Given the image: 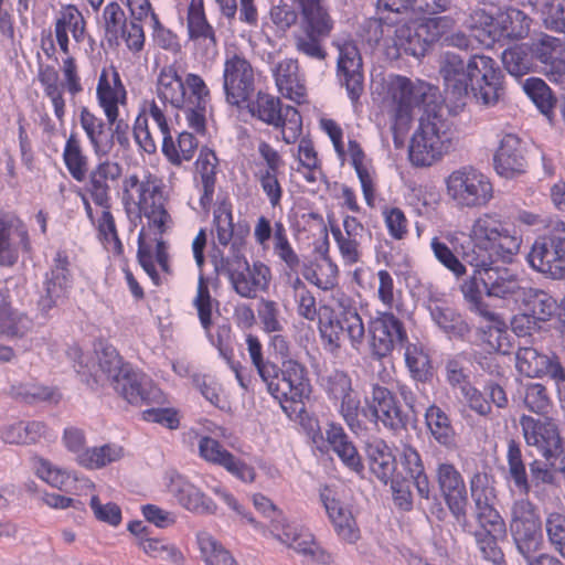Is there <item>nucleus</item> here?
Wrapping results in <instances>:
<instances>
[{"label":"nucleus","mask_w":565,"mask_h":565,"mask_svg":"<svg viewBox=\"0 0 565 565\" xmlns=\"http://www.w3.org/2000/svg\"><path fill=\"white\" fill-rule=\"evenodd\" d=\"M97 98L111 126L119 115L118 105L126 100V89L115 67L102 71L97 85Z\"/></svg>","instance_id":"obj_30"},{"label":"nucleus","mask_w":565,"mask_h":565,"mask_svg":"<svg viewBox=\"0 0 565 565\" xmlns=\"http://www.w3.org/2000/svg\"><path fill=\"white\" fill-rule=\"evenodd\" d=\"M469 87L477 104L494 106L503 95L502 72L487 55L476 54L468 61Z\"/></svg>","instance_id":"obj_12"},{"label":"nucleus","mask_w":565,"mask_h":565,"mask_svg":"<svg viewBox=\"0 0 565 565\" xmlns=\"http://www.w3.org/2000/svg\"><path fill=\"white\" fill-rule=\"evenodd\" d=\"M186 28L192 41L206 42V47L216 49L217 39L213 26L209 23L203 0H191L188 7Z\"/></svg>","instance_id":"obj_38"},{"label":"nucleus","mask_w":565,"mask_h":565,"mask_svg":"<svg viewBox=\"0 0 565 565\" xmlns=\"http://www.w3.org/2000/svg\"><path fill=\"white\" fill-rule=\"evenodd\" d=\"M348 154L350 157V161L354 167L359 180L361 182L362 191L364 194V199L366 203L372 206L374 202V183L373 177L364 163L365 154L361 148V146L355 140L349 141Z\"/></svg>","instance_id":"obj_50"},{"label":"nucleus","mask_w":565,"mask_h":565,"mask_svg":"<svg viewBox=\"0 0 565 565\" xmlns=\"http://www.w3.org/2000/svg\"><path fill=\"white\" fill-rule=\"evenodd\" d=\"M249 111L254 117L274 126L281 119L284 108L280 106L278 98L258 93L256 100L249 105Z\"/></svg>","instance_id":"obj_58"},{"label":"nucleus","mask_w":565,"mask_h":565,"mask_svg":"<svg viewBox=\"0 0 565 565\" xmlns=\"http://www.w3.org/2000/svg\"><path fill=\"white\" fill-rule=\"evenodd\" d=\"M449 199L461 209H480L493 199L494 190L489 177L472 167H461L446 178Z\"/></svg>","instance_id":"obj_10"},{"label":"nucleus","mask_w":565,"mask_h":565,"mask_svg":"<svg viewBox=\"0 0 565 565\" xmlns=\"http://www.w3.org/2000/svg\"><path fill=\"white\" fill-rule=\"evenodd\" d=\"M238 230L234 232L232 205L227 201L217 203L213 210V222L212 233L214 234L216 242L220 246L227 247V255H236L245 250L246 246V234Z\"/></svg>","instance_id":"obj_27"},{"label":"nucleus","mask_w":565,"mask_h":565,"mask_svg":"<svg viewBox=\"0 0 565 565\" xmlns=\"http://www.w3.org/2000/svg\"><path fill=\"white\" fill-rule=\"evenodd\" d=\"M426 424L435 440L448 448L456 446L455 430L449 417L436 405H431L425 413Z\"/></svg>","instance_id":"obj_45"},{"label":"nucleus","mask_w":565,"mask_h":565,"mask_svg":"<svg viewBox=\"0 0 565 565\" xmlns=\"http://www.w3.org/2000/svg\"><path fill=\"white\" fill-rule=\"evenodd\" d=\"M531 52L541 63L551 66V74L557 72L558 60L563 52L559 39L543 34L532 43Z\"/></svg>","instance_id":"obj_53"},{"label":"nucleus","mask_w":565,"mask_h":565,"mask_svg":"<svg viewBox=\"0 0 565 565\" xmlns=\"http://www.w3.org/2000/svg\"><path fill=\"white\" fill-rule=\"evenodd\" d=\"M523 403L530 412L539 415H546L552 406L545 386L540 383H530L525 386Z\"/></svg>","instance_id":"obj_62"},{"label":"nucleus","mask_w":565,"mask_h":565,"mask_svg":"<svg viewBox=\"0 0 565 565\" xmlns=\"http://www.w3.org/2000/svg\"><path fill=\"white\" fill-rule=\"evenodd\" d=\"M548 541L565 558V514L552 512L545 521Z\"/></svg>","instance_id":"obj_64"},{"label":"nucleus","mask_w":565,"mask_h":565,"mask_svg":"<svg viewBox=\"0 0 565 565\" xmlns=\"http://www.w3.org/2000/svg\"><path fill=\"white\" fill-rule=\"evenodd\" d=\"M328 390L333 398L340 401V414L352 430L360 429L361 399L352 386L351 377L343 371H334L328 380Z\"/></svg>","instance_id":"obj_22"},{"label":"nucleus","mask_w":565,"mask_h":565,"mask_svg":"<svg viewBox=\"0 0 565 565\" xmlns=\"http://www.w3.org/2000/svg\"><path fill=\"white\" fill-rule=\"evenodd\" d=\"M276 86L279 93L298 104L306 100L307 87L299 74L297 60L285 58L278 62L273 68Z\"/></svg>","instance_id":"obj_34"},{"label":"nucleus","mask_w":565,"mask_h":565,"mask_svg":"<svg viewBox=\"0 0 565 565\" xmlns=\"http://www.w3.org/2000/svg\"><path fill=\"white\" fill-rule=\"evenodd\" d=\"M96 376L102 381L109 382L113 388L130 404H160L163 401L161 390L153 385L148 377L135 372L129 364L124 363L113 348H105L98 354Z\"/></svg>","instance_id":"obj_2"},{"label":"nucleus","mask_w":565,"mask_h":565,"mask_svg":"<svg viewBox=\"0 0 565 565\" xmlns=\"http://www.w3.org/2000/svg\"><path fill=\"white\" fill-rule=\"evenodd\" d=\"M79 122L95 154L98 157L108 156L114 148V134L111 126L109 124L107 126L100 117L92 113L86 107L81 109Z\"/></svg>","instance_id":"obj_35"},{"label":"nucleus","mask_w":565,"mask_h":565,"mask_svg":"<svg viewBox=\"0 0 565 565\" xmlns=\"http://www.w3.org/2000/svg\"><path fill=\"white\" fill-rule=\"evenodd\" d=\"M198 543L206 565H237L228 551L207 532L198 534Z\"/></svg>","instance_id":"obj_54"},{"label":"nucleus","mask_w":565,"mask_h":565,"mask_svg":"<svg viewBox=\"0 0 565 565\" xmlns=\"http://www.w3.org/2000/svg\"><path fill=\"white\" fill-rule=\"evenodd\" d=\"M469 238L472 247L463 253V260L472 267L493 265L498 258L511 259L522 245V236L494 212L473 220Z\"/></svg>","instance_id":"obj_1"},{"label":"nucleus","mask_w":565,"mask_h":565,"mask_svg":"<svg viewBox=\"0 0 565 565\" xmlns=\"http://www.w3.org/2000/svg\"><path fill=\"white\" fill-rule=\"evenodd\" d=\"M212 263L215 273L225 275L233 290L242 298L255 299L258 292L267 290L269 286V267L259 260L249 265L244 252L225 255L223 250L217 249L212 255Z\"/></svg>","instance_id":"obj_6"},{"label":"nucleus","mask_w":565,"mask_h":565,"mask_svg":"<svg viewBox=\"0 0 565 565\" xmlns=\"http://www.w3.org/2000/svg\"><path fill=\"white\" fill-rule=\"evenodd\" d=\"M331 234L337 243L341 260L345 266H352L361 262L365 228L358 218L345 216L343 220V231L337 225H331Z\"/></svg>","instance_id":"obj_25"},{"label":"nucleus","mask_w":565,"mask_h":565,"mask_svg":"<svg viewBox=\"0 0 565 565\" xmlns=\"http://www.w3.org/2000/svg\"><path fill=\"white\" fill-rule=\"evenodd\" d=\"M324 38L328 36L317 35L302 29L292 35L294 45L298 53L319 61H323L327 56V52L321 45Z\"/></svg>","instance_id":"obj_59"},{"label":"nucleus","mask_w":565,"mask_h":565,"mask_svg":"<svg viewBox=\"0 0 565 565\" xmlns=\"http://www.w3.org/2000/svg\"><path fill=\"white\" fill-rule=\"evenodd\" d=\"M451 25L452 20L448 17L429 18L401 24L394 31L393 43L398 52L422 57L429 46Z\"/></svg>","instance_id":"obj_11"},{"label":"nucleus","mask_w":565,"mask_h":565,"mask_svg":"<svg viewBox=\"0 0 565 565\" xmlns=\"http://www.w3.org/2000/svg\"><path fill=\"white\" fill-rule=\"evenodd\" d=\"M520 424L526 444L536 447L547 461L561 456L562 439L557 426L551 419L540 420L523 415Z\"/></svg>","instance_id":"obj_19"},{"label":"nucleus","mask_w":565,"mask_h":565,"mask_svg":"<svg viewBox=\"0 0 565 565\" xmlns=\"http://www.w3.org/2000/svg\"><path fill=\"white\" fill-rule=\"evenodd\" d=\"M454 147V136L447 122L439 116L420 118L419 127L412 137L408 158L413 166L424 168L440 161Z\"/></svg>","instance_id":"obj_7"},{"label":"nucleus","mask_w":565,"mask_h":565,"mask_svg":"<svg viewBox=\"0 0 565 565\" xmlns=\"http://www.w3.org/2000/svg\"><path fill=\"white\" fill-rule=\"evenodd\" d=\"M301 29L317 35L329 36L333 29V20L323 2L300 10Z\"/></svg>","instance_id":"obj_49"},{"label":"nucleus","mask_w":565,"mask_h":565,"mask_svg":"<svg viewBox=\"0 0 565 565\" xmlns=\"http://www.w3.org/2000/svg\"><path fill=\"white\" fill-rule=\"evenodd\" d=\"M370 469L384 483L394 480L396 469L395 457L383 441H374L367 446Z\"/></svg>","instance_id":"obj_41"},{"label":"nucleus","mask_w":565,"mask_h":565,"mask_svg":"<svg viewBox=\"0 0 565 565\" xmlns=\"http://www.w3.org/2000/svg\"><path fill=\"white\" fill-rule=\"evenodd\" d=\"M366 408L364 415L381 422L385 427L398 430L406 424L405 415L395 395L379 383L372 385L371 395L366 397Z\"/></svg>","instance_id":"obj_21"},{"label":"nucleus","mask_w":565,"mask_h":565,"mask_svg":"<svg viewBox=\"0 0 565 565\" xmlns=\"http://www.w3.org/2000/svg\"><path fill=\"white\" fill-rule=\"evenodd\" d=\"M35 471L39 478L60 490H67L77 481L75 473L60 468L42 458L38 460Z\"/></svg>","instance_id":"obj_57"},{"label":"nucleus","mask_w":565,"mask_h":565,"mask_svg":"<svg viewBox=\"0 0 565 565\" xmlns=\"http://www.w3.org/2000/svg\"><path fill=\"white\" fill-rule=\"evenodd\" d=\"M31 328L30 319L13 310L0 294V333L9 338H22Z\"/></svg>","instance_id":"obj_47"},{"label":"nucleus","mask_w":565,"mask_h":565,"mask_svg":"<svg viewBox=\"0 0 565 565\" xmlns=\"http://www.w3.org/2000/svg\"><path fill=\"white\" fill-rule=\"evenodd\" d=\"M137 545L150 557L168 562L172 565H182V552L166 539L140 536Z\"/></svg>","instance_id":"obj_46"},{"label":"nucleus","mask_w":565,"mask_h":565,"mask_svg":"<svg viewBox=\"0 0 565 565\" xmlns=\"http://www.w3.org/2000/svg\"><path fill=\"white\" fill-rule=\"evenodd\" d=\"M525 90L537 108L546 116H548L556 103L550 87L539 78H531L526 81Z\"/></svg>","instance_id":"obj_61"},{"label":"nucleus","mask_w":565,"mask_h":565,"mask_svg":"<svg viewBox=\"0 0 565 565\" xmlns=\"http://www.w3.org/2000/svg\"><path fill=\"white\" fill-rule=\"evenodd\" d=\"M525 312L537 321H547L557 309L556 300L546 291L526 287L520 301Z\"/></svg>","instance_id":"obj_40"},{"label":"nucleus","mask_w":565,"mask_h":565,"mask_svg":"<svg viewBox=\"0 0 565 565\" xmlns=\"http://www.w3.org/2000/svg\"><path fill=\"white\" fill-rule=\"evenodd\" d=\"M68 262L66 256L57 253L55 258L54 268L51 271V277L44 284L43 294L53 297L60 301L65 296V290L70 281Z\"/></svg>","instance_id":"obj_56"},{"label":"nucleus","mask_w":565,"mask_h":565,"mask_svg":"<svg viewBox=\"0 0 565 565\" xmlns=\"http://www.w3.org/2000/svg\"><path fill=\"white\" fill-rule=\"evenodd\" d=\"M337 75L351 102L356 103L364 92V76L362 57L354 43L345 42L339 47Z\"/></svg>","instance_id":"obj_23"},{"label":"nucleus","mask_w":565,"mask_h":565,"mask_svg":"<svg viewBox=\"0 0 565 565\" xmlns=\"http://www.w3.org/2000/svg\"><path fill=\"white\" fill-rule=\"evenodd\" d=\"M55 39L60 50L70 55V38L77 44L82 43L86 33V21L82 12L73 4L63 7L56 17L54 24Z\"/></svg>","instance_id":"obj_31"},{"label":"nucleus","mask_w":565,"mask_h":565,"mask_svg":"<svg viewBox=\"0 0 565 565\" xmlns=\"http://www.w3.org/2000/svg\"><path fill=\"white\" fill-rule=\"evenodd\" d=\"M510 531L524 557L530 558L542 548L544 541L540 514L529 499L523 498L513 502Z\"/></svg>","instance_id":"obj_13"},{"label":"nucleus","mask_w":565,"mask_h":565,"mask_svg":"<svg viewBox=\"0 0 565 565\" xmlns=\"http://www.w3.org/2000/svg\"><path fill=\"white\" fill-rule=\"evenodd\" d=\"M436 88L423 81L395 76L388 83L387 114L391 129L396 137L405 135L415 117V110L434 102Z\"/></svg>","instance_id":"obj_5"},{"label":"nucleus","mask_w":565,"mask_h":565,"mask_svg":"<svg viewBox=\"0 0 565 565\" xmlns=\"http://www.w3.org/2000/svg\"><path fill=\"white\" fill-rule=\"evenodd\" d=\"M473 268V274L461 284L460 289L465 300L469 303L470 310L477 312L484 320L494 323V327L489 330V335L495 338V343L490 341V345L493 350H500V340L502 338V329L500 326L503 323L499 316L483 302L482 290L480 288V285L483 286L482 277L484 276L483 273H486L487 266Z\"/></svg>","instance_id":"obj_20"},{"label":"nucleus","mask_w":565,"mask_h":565,"mask_svg":"<svg viewBox=\"0 0 565 565\" xmlns=\"http://www.w3.org/2000/svg\"><path fill=\"white\" fill-rule=\"evenodd\" d=\"M124 456L121 447L106 444L99 447L86 448L76 456V462L89 470L102 469L118 461Z\"/></svg>","instance_id":"obj_43"},{"label":"nucleus","mask_w":565,"mask_h":565,"mask_svg":"<svg viewBox=\"0 0 565 565\" xmlns=\"http://www.w3.org/2000/svg\"><path fill=\"white\" fill-rule=\"evenodd\" d=\"M502 63L513 76H523L531 70V58L523 45H515L502 53Z\"/></svg>","instance_id":"obj_60"},{"label":"nucleus","mask_w":565,"mask_h":565,"mask_svg":"<svg viewBox=\"0 0 565 565\" xmlns=\"http://www.w3.org/2000/svg\"><path fill=\"white\" fill-rule=\"evenodd\" d=\"M157 94L163 103L175 108L188 105L185 86L174 65H167L160 70L157 81Z\"/></svg>","instance_id":"obj_36"},{"label":"nucleus","mask_w":565,"mask_h":565,"mask_svg":"<svg viewBox=\"0 0 565 565\" xmlns=\"http://www.w3.org/2000/svg\"><path fill=\"white\" fill-rule=\"evenodd\" d=\"M223 87L226 102L233 106L245 103L255 89L252 63L238 53L228 54L224 62Z\"/></svg>","instance_id":"obj_14"},{"label":"nucleus","mask_w":565,"mask_h":565,"mask_svg":"<svg viewBox=\"0 0 565 565\" xmlns=\"http://www.w3.org/2000/svg\"><path fill=\"white\" fill-rule=\"evenodd\" d=\"M63 159L70 174L76 181H83L88 171V159L85 156L76 134H71L66 140Z\"/></svg>","instance_id":"obj_48"},{"label":"nucleus","mask_w":565,"mask_h":565,"mask_svg":"<svg viewBox=\"0 0 565 565\" xmlns=\"http://www.w3.org/2000/svg\"><path fill=\"white\" fill-rule=\"evenodd\" d=\"M198 145V140L192 134L183 131L179 134L177 141L172 139L170 134L161 147L163 154L170 163L181 166L184 161L192 160Z\"/></svg>","instance_id":"obj_44"},{"label":"nucleus","mask_w":565,"mask_h":565,"mask_svg":"<svg viewBox=\"0 0 565 565\" xmlns=\"http://www.w3.org/2000/svg\"><path fill=\"white\" fill-rule=\"evenodd\" d=\"M103 23L109 42L124 40L132 52H140L145 44L142 25L136 20L127 22L126 13L117 2L108 3L103 12Z\"/></svg>","instance_id":"obj_17"},{"label":"nucleus","mask_w":565,"mask_h":565,"mask_svg":"<svg viewBox=\"0 0 565 565\" xmlns=\"http://www.w3.org/2000/svg\"><path fill=\"white\" fill-rule=\"evenodd\" d=\"M494 169L504 178H514L525 172L526 159L522 141L514 135L502 138L494 154Z\"/></svg>","instance_id":"obj_32"},{"label":"nucleus","mask_w":565,"mask_h":565,"mask_svg":"<svg viewBox=\"0 0 565 565\" xmlns=\"http://www.w3.org/2000/svg\"><path fill=\"white\" fill-rule=\"evenodd\" d=\"M269 394L279 402L281 408L288 413L297 404H302L311 393L310 381L306 367L294 359L282 361L278 370L275 365L273 373L262 380Z\"/></svg>","instance_id":"obj_8"},{"label":"nucleus","mask_w":565,"mask_h":565,"mask_svg":"<svg viewBox=\"0 0 565 565\" xmlns=\"http://www.w3.org/2000/svg\"><path fill=\"white\" fill-rule=\"evenodd\" d=\"M507 461L509 478L514 482L521 493L527 494L530 484L525 465L522 459L520 445L513 439L508 443Z\"/></svg>","instance_id":"obj_55"},{"label":"nucleus","mask_w":565,"mask_h":565,"mask_svg":"<svg viewBox=\"0 0 565 565\" xmlns=\"http://www.w3.org/2000/svg\"><path fill=\"white\" fill-rule=\"evenodd\" d=\"M467 26L471 30L472 35L486 46H490L501 39L498 20L495 21L493 17L483 9L472 11L467 21Z\"/></svg>","instance_id":"obj_42"},{"label":"nucleus","mask_w":565,"mask_h":565,"mask_svg":"<svg viewBox=\"0 0 565 565\" xmlns=\"http://www.w3.org/2000/svg\"><path fill=\"white\" fill-rule=\"evenodd\" d=\"M49 436L42 422H17L1 428V440L10 445H32Z\"/></svg>","instance_id":"obj_39"},{"label":"nucleus","mask_w":565,"mask_h":565,"mask_svg":"<svg viewBox=\"0 0 565 565\" xmlns=\"http://www.w3.org/2000/svg\"><path fill=\"white\" fill-rule=\"evenodd\" d=\"M121 190L124 202L137 205L149 227L159 234L171 228L173 221L167 209L168 196L160 178L149 171L128 173L122 179Z\"/></svg>","instance_id":"obj_4"},{"label":"nucleus","mask_w":565,"mask_h":565,"mask_svg":"<svg viewBox=\"0 0 565 565\" xmlns=\"http://www.w3.org/2000/svg\"><path fill=\"white\" fill-rule=\"evenodd\" d=\"M405 361L415 380L424 382L428 379L430 374V363L428 355L420 348L414 344L407 345Z\"/></svg>","instance_id":"obj_63"},{"label":"nucleus","mask_w":565,"mask_h":565,"mask_svg":"<svg viewBox=\"0 0 565 565\" xmlns=\"http://www.w3.org/2000/svg\"><path fill=\"white\" fill-rule=\"evenodd\" d=\"M255 508L268 521L266 524L248 518L255 526L266 527L273 537L296 553L303 556L308 562L328 564L331 561L328 554L317 542L315 536L306 529L289 523L281 511L263 494L253 497Z\"/></svg>","instance_id":"obj_3"},{"label":"nucleus","mask_w":565,"mask_h":565,"mask_svg":"<svg viewBox=\"0 0 565 565\" xmlns=\"http://www.w3.org/2000/svg\"><path fill=\"white\" fill-rule=\"evenodd\" d=\"M516 367L529 377L550 376L556 383L565 382V370L557 356L541 354L534 348H520L516 352Z\"/></svg>","instance_id":"obj_26"},{"label":"nucleus","mask_w":565,"mask_h":565,"mask_svg":"<svg viewBox=\"0 0 565 565\" xmlns=\"http://www.w3.org/2000/svg\"><path fill=\"white\" fill-rule=\"evenodd\" d=\"M436 480L456 522L468 529L467 505L468 497L463 478L459 470L449 462H439L436 468Z\"/></svg>","instance_id":"obj_16"},{"label":"nucleus","mask_w":565,"mask_h":565,"mask_svg":"<svg viewBox=\"0 0 565 565\" xmlns=\"http://www.w3.org/2000/svg\"><path fill=\"white\" fill-rule=\"evenodd\" d=\"M468 62L451 52L439 58V74L444 81L446 97L457 107L463 106L470 97Z\"/></svg>","instance_id":"obj_18"},{"label":"nucleus","mask_w":565,"mask_h":565,"mask_svg":"<svg viewBox=\"0 0 565 565\" xmlns=\"http://www.w3.org/2000/svg\"><path fill=\"white\" fill-rule=\"evenodd\" d=\"M501 38L523 39L529 34L531 19L519 9H510L498 19Z\"/></svg>","instance_id":"obj_52"},{"label":"nucleus","mask_w":565,"mask_h":565,"mask_svg":"<svg viewBox=\"0 0 565 565\" xmlns=\"http://www.w3.org/2000/svg\"><path fill=\"white\" fill-rule=\"evenodd\" d=\"M168 487L184 509L198 514H213L216 511L217 507L213 500L206 497L186 477L172 473Z\"/></svg>","instance_id":"obj_29"},{"label":"nucleus","mask_w":565,"mask_h":565,"mask_svg":"<svg viewBox=\"0 0 565 565\" xmlns=\"http://www.w3.org/2000/svg\"><path fill=\"white\" fill-rule=\"evenodd\" d=\"M372 353L379 359L387 356L396 342L405 338L402 323L392 313H384L370 326Z\"/></svg>","instance_id":"obj_28"},{"label":"nucleus","mask_w":565,"mask_h":565,"mask_svg":"<svg viewBox=\"0 0 565 565\" xmlns=\"http://www.w3.org/2000/svg\"><path fill=\"white\" fill-rule=\"evenodd\" d=\"M193 306L198 311V317L202 328L210 331L213 326V310L217 309L218 301L211 296L207 281L204 275H199L196 295L193 299Z\"/></svg>","instance_id":"obj_51"},{"label":"nucleus","mask_w":565,"mask_h":565,"mask_svg":"<svg viewBox=\"0 0 565 565\" xmlns=\"http://www.w3.org/2000/svg\"><path fill=\"white\" fill-rule=\"evenodd\" d=\"M483 275V288L487 296L520 301L526 287L522 286L518 277L508 268L490 265L487 266Z\"/></svg>","instance_id":"obj_33"},{"label":"nucleus","mask_w":565,"mask_h":565,"mask_svg":"<svg viewBox=\"0 0 565 565\" xmlns=\"http://www.w3.org/2000/svg\"><path fill=\"white\" fill-rule=\"evenodd\" d=\"M326 439L347 468L358 475L363 472L362 458L341 426L330 424L326 430Z\"/></svg>","instance_id":"obj_37"},{"label":"nucleus","mask_w":565,"mask_h":565,"mask_svg":"<svg viewBox=\"0 0 565 565\" xmlns=\"http://www.w3.org/2000/svg\"><path fill=\"white\" fill-rule=\"evenodd\" d=\"M199 454L207 462L223 467L226 471L244 482H253L256 472L241 459L236 458L218 440L203 436L199 440Z\"/></svg>","instance_id":"obj_24"},{"label":"nucleus","mask_w":565,"mask_h":565,"mask_svg":"<svg viewBox=\"0 0 565 565\" xmlns=\"http://www.w3.org/2000/svg\"><path fill=\"white\" fill-rule=\"evenodd\" d=\"M531 267L554 279L565 277V222L556 220L537 236L527 255Z\"/></svg>","instance_id":"obj_9"},{"label":"nucleus","mask_w":565,"mask_h":565,"mask_svg":"<svg viewBox=\"0 0 565 565\" xmlns=\"http://www.w3.org/2000/svg\"><path fill=\"white\" fill-rule=\"evenodd\" d=\"M164 110V105L161 107L151 100L143 105L135 121V139L147 153H154L158 145H162L171 134Z\"/></svg>","instance_id":"obj_15"}]
</instances>
